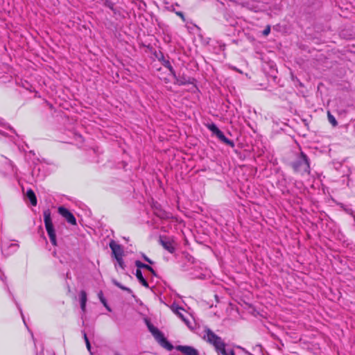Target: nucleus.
Listing matches in <instances>:
<instances>
[{
  "label": "nucleus",
  "instance_id": "obj_1",
  "mask_svg": "<svg viewBox=\"0 0 355 355\" xmlns=\"http://www.w3.org/2000/svg\"><path fill=\"white\" fill-rule=\"evenodd\" d=\"M203 338L209 343L212 344L218 352L222 354L223 355H234V353L232 350L230 352H227L225 350V345L221 338L217 336L214 333H213L209 329L205 330V334L203 335Z\"/></svg>",
  "mask_w": 355,
  "mask_h": 355
},
{
  "label": "nucleus",
  "instance_id": "obj_2",
  "mask_svg": "<svg viewBox=\"0 0 355 355\" xmlns=\"http://www.w3.org/2000/svg\"><path fill=\"white\" fill-rule=\"evenodd\" d=\"M44 223L45 227L50 238V241L51 243L54 245H56V236L55 233V230L53 228V225L52 223V220L51 218V212L49 210H46L44 212Z\"/></svg>",
  "mask_w": 355,
  "mask_h": 355
},
{
  "label": "nucleus",
  "instance_id": "obj_3",
  "mask_svg": "<svg viewBox=\"0 0 355 355\" xmlns=\"http://www.w3.org/2000/svg\"><path fill=\"white\" fill-rule=\"evenodd\" d=\"M293 166L296 171L301 173L308 172L309 165L305 155L302 153L297 157V161L293 163Z\"/></svg>",
  "mask_w": 355,
  "mask_h": 355
},
{
  "label": "nucleus",
  "instance_id": "obj_4",
  "mask_svg": "<svg viewBox=\"0 0 355 355\" xmlns=\"http://www.w3.org/2000/svg\"><path fill=\"white\" fill-rule=\"evenodd\" d=\"M148 329L152 334L154 336L157 341L165 349H171V345L166 340L163 334L153 325L148 324Z\"/></svg>",
  "mask_w": 355,
  "mask_h": 355
},
{
  "label": "nucleus",
  "instance_id": "obj_5",
  "mask_svg": "<svg viewBox=\"0 0 355 355\" xmlns=\"http://www.w3.org/2000/svg\"><path fill=\"white\" fill-rule=\"evenodd\" d=\"M58 211L63 217L67 219L69 223L72 225H76V218L69 210L62 207H60L58 208Z\"/></svg>",
  "mask_w": 355,
  "mask_h": 355
},
{
  "label": "nucleus",
  "instance_id": "obj_6",
  "mask_svg": "<svg viewBox=\"0 0 355 355\" xmlns=\"http://www.w3.org/2000/svg\"><path fill=\"white\" fill-rule=\"evenodd\" d=\"M172 310L184 322L189 328H192L190 321L184 315L186 311L182 308L173 306Z\"/></svg>",
  "mask_w": 355,
  "mask_h": 355
},
{
  "label": "nucleus",
  "instance_id": "obj_7",
  "mask_svg": "<svg viewBox=\"0 0 355 355\" xmlns=\"http://www.w3.org/2000/svg\"><path fill=\"white\" fill-rule=\"evenodd\" d=\"M177 349L184 355H199L196 349L189 346H178Z\"/></svg>",
  "mask_w": 355,
  "mask_h": 355
},
{
  "label": "nucleus",
  "instance_id": "obj_8",
  "mask_svg": "<svg viewBox=\"0 0 355 355\" xmlns=\"http://www.w3.org/2000/svg\"><path fill=\"white\" fill-rule=\"evenodd\" d=\"M110 247L112 250V253L114 255L115 258L121 257L123 255V249L122 248L116 243L114 241H112L110 243Z\"/></svg>",
  "mask_w": 355,
  "mask_h": 355
},
{
  "label": "nucleus",
  "instance_id": "obj_9",
  "mask_svg": "<svg viewBox=\"0 0 355 355\" xmlns=\"http://www.w3.org/2000/svg\"><path fill=\"white\" fill-rule=\"evenodd\" d=\"M80 301L81 309L83 311H85L87 302V293L84 291H82L80 293Z\"/></svg>",
  "mask_w": 355,
  "mask_h": 355
},
{
  "label": "nucleus",
  "instance_id": "obj_10",
  "mask_svg": "<svg viewBox=\"0 0 355 355\" xmlns=\"http://www.w3.org/2000/svg\"><path fill=\"white\" fill-rule=\"evenodd\" d=\"M136 277L143 286H144L145 287H148V284L144 278L141 271L139 269H137L136 271Z\"/></svg>",
  "mask_w": 355,
  "mask_h": 355
},
{
  "label": "nucleus",
  "instance_id": "obj_11",
  "mask_svg": "<svg viewBox=\"0 0 355 355\" xmlns=\"http://www.w3.org/2000/svg\"><path fill=\"white\" fill-rule=\"evenodd\" d=\"M27 197L30 200L31 204L33 206H35L37 204V199L34 192L32 190H28L27 191Z\"/></svg>",
  "mask_w": 355,
  "mask_h": 355
},
{
  "label": "nucleus",
  "instance_id": "obj_12",
  "mask_svg": "<svg viewBox=\"0 0 355 355\" xmlns=\"http://www.w3.org/2000/svg\"><path fill=\"white\" fill-rule=\"evenodd\" d=\"M136 266H137L138 268H145L153 273L154 272L153 268L150 266L144 264L139 261H136Z\"/></svg>",
  "mask_w": 355,
  "mask_h": 355
},
{
  "label": "nucleus",
  "instance_id": "obj_13",
  "mask_svg": "<svg viewBox=\"0 0 355 355\" xmlns=\"http://www.w3.org/2000/svg\"><path fill=\"white\" fill-rule=\"evenodd\" d=\"M328 119H329V121L334 126H336L337 125V121H336V119L330 114V112H328Z\"/></svg>",
  "mask_w": 355,
  "mask_h": 355
},
{
  "label": "nucleus",
  "instance_id": "obj_14",
  "mask_svg": "<svg viewBox=\"0 0 355 355\" xmlns=\"http://www.w3.org/2000/svg\"><path fill=\"white\" fill-rule=\"evenodd\" d=\"M208 128L215 135L220 130L214 124L209 125Z\"/></svg>",
  "mask_w": 355,
  "mask_h": 355
},
{
  "label": "nucleus",
  "instance_id": "obj_15",
  "mask_svg": "<svg viewBox=\"0 0 355 355\" xmlns=\"http://www.w3.org/2000/svg\"><path fill=\"white\" fill-rule=\"evenodd\" d=\"M164 247L168 250L170 252H172L174 250L173 246L171 243H164Z\"/></svg>",
  "mask_w": 355,
  "mask_h": 355
},
{
  "label": "nucleus",
  "instance_id": "obj_16",
  "mask_svg": "<svg viewBox=\"0 0 355 355\" xmlns=\"http://www.w3.org/2000/svg\"><path fill=\"white\" fill-rule=\"evenodd\" d=\"M219 139H220L223 141H226V138L224 136L223 133L219 130L218 133L216 135Z\"/></svg>",
  "mask_w": 355,
  "mask_h": 355
},
{
  "label": "nucleus",
  "instance_id": "obj_17",
  "mask_svg": "<svg viewBox=\"0 0 355 355\" xmlns=\"http://www.w3.org/2000/svg\"><path fill=\"white\" fill-rule=\"evenodd\" d=\"M116 259V261L119 264V266L121 267V268H123V261H122V257H118V258H115Z\"/></svg>",
  "mask_w": 355,
  "mask_h": 355
},
{
  "label": "nucleus",
  "instance_id": "obj_18",
  "mask_svg": "<svg viewBox=\"0 0 355 355\" xmlns=\"http://www.w3.org/2000/svg\"><path fill=\"white\" fill-rule=\"evenodd\" d=\"M270 32V26H267L266 29L263 31V34L264 35H268Z\"/></svg>",
  "mask_w": 355,
  "mask_h": 355
},
{
  "label": "nucleus",
  "instance_id": "obj_19",
  "mask_svg": "<svg viewBox=\"0 0 355 355\" xmlns=\"http://www.w3.org/2000/svg\"><path fill=\"white\" fill-rule=\"evenodd\" d=\"M85 343L87 345V347L89 350L90 349V344H89V340H88L86 334H85Z\"/></svg>",
  "mask_w": 355,
  "mask_h": 355
},
{
  "label": "nucleus",
  "instance_id": "obj_20",
  "mask_svg": "<svg viewBox=\"0 0 355 355\" xmlns=\"http://www.w3.org/2000/svg\"><path fill=\"white\" fill-rule=\"evenodd\" d=\"M98 296H99V298H100L101 302L105 306L106 305L105 301L104 298L102 296V293H99Z\"/></svg>",
  "mask_w": 355,
  "mask_h": 355
},
{
  "label": "nucleus",
  "instance_id": "obj_21",
  "mask_svg": "<svg viewBox=\"0 0 355 355\" xmlns=\"http://www.w3.org/2000/svg\"><path fill=\"white\" fill-rule=\"evenodd\" d=\"M144 259H145V260H146V261H148V263H152V261H151L148 258H147V257H144Z\"/></svg>",
  "mask_w": 355,
  "mask_h": 355
},
{
  "label": "nucleus",
  "instance_id": "obj_22",
  "mask_svg": "<svg viewBox=\"0 0 355 355\" xmlns=\"http://www.w3.org/2000/svg\"><path fill=\"white\" fill-rule=\"evenodd\" d=\"M116 285L118 286L119 287L121 288L122 289H124V290L125 289V288L121 286L119 284H116Z\"/></svg>",
  "mask_w": 355,
  "mask_h": 355
},
{
  "label": "nucleus",
  "instance_id": "obj_23",
  "mask_svg": "<svg viewBox=\"0 0 355 355\" xmlns=\"http://www.w3.org/2000/svg\"><path fill=\"white\" fill-rule=\"evenodd\" d=\"M114 355H121V354H119L116 353V354H115Z\"/></svg>",
  "mask_w": 355,
  "mask_h": 355
}]
</instances>
